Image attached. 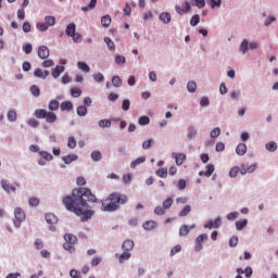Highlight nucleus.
Returning <instances> with one entry per match:
<instances>
[{"instance_id":"f257e3e1","label":"nucleus","mask_w":278,"mask_h":278,"mask_svg":"<svg viewBox=\"0 0 278 278\" xmlns=\"http://www.w3.org/2000/svg\"><path fill=\"white\" fill-rule=\"evenodd\" d=\"M72 194L73 198L71 195L63 198V205H65L68 212H74L76 216H81V222L86 223V220L92 218V215L94 214V211L88 210L87 201L97 203V197L92 194V191L88 188L74 189Z\"/></svg>"},{"instance_id":"f03ea898","label":"nucleus","mask_w":278,"mask_h":278,"mask_svg":"<svg viewBox=\"0 0 278 278\" xmlns=\"http://www.w3.org/2000/svg\"><path fill=\"white\" fill-rule=\"evenodd\" d=\"M128 198L125 194L118 192H113L102 202L101 211L102 212H116L119 210L121 205L127 203Z\"/></svg>"},{"instance_id":"7ed1b4c3","label":"nucleus","mask_w":278,"mask_h":278,"mask_svg":"<svg viewBox=\"0 0 278 278\" xmlns=\"http://www.w3.org/2000/svg\"><path fill=\"white\" fill-rule=\"evenodd\" d=\"M48 110L50 111L45 109H37L34 113V116L39 119H46V123L53 124L55 121H58V115H55L53 112L60 110V102L58 100H51L48 104Z\"/></svg>"},{"instance_id":"20e7f679","label":"nucleus","mask_w":278,"mask_h":278,"mask_svg":"<svg viewBox=\"0 0 278 278\" xmlns=\"http://www.w3.org/2000/svg\"><path fill=\"white\" fill-rule=\"evenodd\" d=\"M65 243L63 244V249L68 251V253H75V244H77V236L72 233L64 235Z\"/></svg>"},{"instance_id":"39448f33","label":"nucleus","mask_w":278,"mask_h":278,"mask_svg":"<svg viewBox=\"0 0 278 278\" xmlns=\"http://www.w3.org/2000/svg\"><path fill=\"white\" fill-rule=\"evenodd\" d=\"M14 216H15V220H14L15 227H21V223L25 220V211H23V208L21 207H17L14 211Z\"/></svg>"},{"instance_id":"423d86ee","label":"nucleus","mask_w":278,"mask_h":278,"mask_svg":"<svg viewBox=\"0 0 278 278\" xmlns=\"http://www.w3.org/2000/svg\"><path fill=\"white\" fill-rule=\"evenodd\" d=\"M255 170H257V164L255 163L252 165L243 164L241 165L240 173L241 175H247V173H255Z\"/></svg>"},{"instance_id":"0eeeda50","label":"nucleus","mask_w":278,"mask_h":278,"mask_svg":"<svg viewBox=\"0 0 278 278\" xmlns=\"http://www.w3.org/2000/svg\"><path fill=\"white\" fill-rule=\"evenodd\" d=\"M175 10H176L177 14H180V16H181L184 14H188V12H190V10H192V5L190 4V2L186 1L184 9H181V7H179V5H176Z\"/></svg>"},{"instance_id":"6e6552de","label":"nucleus","mask_w":278,"mask_h":278,"mask_svg":"<svg viewBox=\"0 0 278 278\" xmlns=\"http://www.w3.org/2000/svg\"><path fill=\"white\" fill-rule=\"evenodd\" d=\"M204 240H207V233H203L197 237L195 239V251H201V249H203V244L202 242Z\"/></svg>"},{"instance_id":"1a4fd4ad","label":"nucleus","mask_w":278,"mask_h":278,"mask_svg":"<svg viewBox=\"0 0 278 278\" xmlns=\"http://www.w3.org/2000/svg\"><path fill=\"white\" fill-rule=\"evenodd\" d=\"M1 186L3 188L4 192H16V187L10 182H8V180H1Z\"/></svg>"},{"instance_id":"9d476101","label":"nucleus","mask_w":278,"mask_h":278,"mask_svg":"<svg viewBox=\"0 0 278 278\" xmlns=\"http://www.w3.org/2000/svg\"><path fill=\"white\" fill-rule=\"evenodd\" d=\"M215 167L214 164H207L206 165V170L205 172H199L200 177H212L214 174Z\"/></svg>"},{"instance_id":"9b49d317","label":"nucleus","mask_w":278,"mask_h":278,"mask_svg":"<svg viewBox=\"0 0 278 278\" xmlns=\"http://www.w3.org/2000/svg\"><path fill=\"white\" fill-rule=\"evenodd\" d=\"M38 56L40 60H47V58H49V48L46 46H40L38 49Z\"/></svg>"},{"instance_id":"f8f14e48","label":"nucleus","mask_w":278,"mask_h":278,"mask_svg":"<svg viewBox=\"0 0 278 278\" xmlns=\"http://www.w3.org/2000/svg\"><path fill=\"white\" fill-rule=\"evenodd\" d=\"M134 244H135L134 240L127 239L123 242L122 249H123V251L129 252L134 249Z\"/></svg>"},{"instance_id":"ddd939ff","label":"nucleus","mask_w":278,"mask_h":278,"mask_svg":"<svg viewBox=\"0 0 278 278\" xmlns=\"http://www.w3.org/2000/svg\"><path fill=\"white\" fill-rule=\"evenodd\" d=\"M61 112H71L73 110V102L64 101L60 104Z\"/></svg>"},{"instance_id":"4468645a","label":"nucleus","mask_w":278,"mask_h":278,"mask_svg":"<svg viewBox=\"0 0 278 278\" xmlns=\"http://www.w3.org/2000/svg\"><path fill=\"white\" fill-rule=\"evenodd\" d=\"M197 226L193 224L190 227L188 225H182L179 229V236H188L190 233V229H194Z\"/></svg>"},{"instance_id":"2eb2a0df","label":"nucleus","mask_w":278,"mask_h":278,"mask_svg":"<svg viewBox=\"0 0 278 278\" xmlns=\"http://www.w3.org/2000/svg\"><path fill=\"white\" fill-rule=\"evenodd\" d=\"M142 227L146 229V231H151L157 227V223L155 220H148L143 223Z\"/></svg>"},{"instance_id":"dca6fc26","label":"nucleus","mask_w":278,"mask_h":278,"mask_svg":"<svg viewBox=\"0 0 278 278\" xmlns=\"http://www.w3.org/2000/svg\"><path fill=\"white\" fill-rule=\"evenodd\" d=\"M46 223H48V225H55L58 223V216L53 213L46 214Z\"/></svg>"},{"instance_id":"f3484780","label":"nucleus","mask_w":278,"mask_h":278,"mask_svg":"<svg viewBox=\"0 0 278 278\" xmlns=\"http://www.w3.org/2000/svg\"><path fill=\"white\" fill-rule=\"evenodd\" d=\"M160 21H162V23H164L165 25H168V23H170L172 21V16L170 13L168 12H163L160 14L159 16Z\"/></svg>"},{"instance_id":"a211bd4d","label":"nucleus","mask_w":278,"mask_h":278,"mask_svg":"<svg viewBox=\"0 0 278 278\" xmlns=\"http://www.w3.org/2000/svg\"><path fill=\"white\" fill-rule=\"evenodd\" d=\"M34 75L39 79H47L49 77V71H41L40 68L35 70Z\"/></svg>"},{"instance_id":"6ab92c4d","label":"nucleus","mask_w":278,"mask_h":278,"mask_svg":"<svg viewBox=\"0 0 278 278\" xmlns=\"http://www.w3.org/2000/svg\"><path fill=\"white\" fill-rule=\"evenodd\" d=\"M65 34H66V36H70V38L76 34L75 23H71L67 25V27L65 29Z\"/></svg>"},{"instance_id":"aec40b11","label":"nucleus","mask_w":278,"mask_h":278,"mask_svg":"<svg viewBox=\"0 0 278 278\" xmlns=\"http://www.w3.org/2000/svg\"><path fill=\"white\" fill-rule=\"evenodd\" d=\"M65 67L62 65H58L53 71H52V77L54 79H58L62 73H64Z\"/></svg>"},{"instance_id":"412c9836","label":"nucleus","mask_w":278,"mask_h":278,"mask_svg":"<svg viewBox=\"0 0 278 278\" xmlns=\"http://www.w3.org/2000/svg\"><path fill=\"white\" fill-rule=\"evenodd\" d=\"M236 153L237 155H245L247 154V144L244 143H239L236 148Z\"/></svg>"},{"instance_id":"4be33fe9","label":"nucleus","mask_w":278,"mask_h":278,"mask_svg":"<svg viewBox=\"0 0 278 278\" xmlns=\"http://www.w3.org/2000/svg\"><path fill=\"white\" fill-rule=\"evenodd\" d=\"M78 159L77 154H68L65 156H62V160L65 164H73Z\"/></svg>"},{"instance_id":"5701e85b","label":"nucleus","mask_w":278,"mask_h":278,"mask_svg":"<svg viewBox=\"0 0 278 278\" xmlns=\"http://www.w3.org/2000/svg\"><path fill=\"white\" fill-rule=\"evenodd\" d=\"M7 118L10 123H16L18 115L16 114V111L10 110L7 114Z\"/></svg>"},{"instance_id":"b1692460","label":"nucleus","mask_w":278,"mask_h":278,"mask_svg":"<svg viewBox=\"0 0 278 278\" xmlns=\"http://www.w3.org/2000/svg\"><path fill=\"white\" fill-rule=\"evenodd\" d=\"M144 162H147V157L140 156L130 163V168H136V166H140V164H144Z\"/></svg>"},{"instance_id":"393cba45","label":"nucleus","mask_w":278,"mask_h":278,"mask_svg":"<svg viewBox=\"0 0 278 278\" xmlns=\"http://www.w3.org/2000/svg\"><path fill=\"white\" fill-rule=\"evenodd\" d=\"M97 8V0H90L88 5L81 7L83 12H90V10H94Z\"/></svg>"},{"instance_id":"a878e982","label":"nucleus","mask_w":278,"mask_h":278,"mask_svg":"<svg viewBox=\"0 0 278 278\" xmlns=\"http://www.w3.org/2000/svg\"><path fill=\"white\" fill-rule=\"evenodd\" d=\"M101 25L103 27H110L112 25V17L110 15H104L101 17Z\"/></svg>"},{"instance_id":"bb28decb","label":"nucleus","mask_w":278,"mask_h":278,"mask_svg":"<svg viewBox=\"0 0 278 278\" xmlns=\"http://www.w3.org/2000/svg\"><path fill=\"white\" fill-rule=\"evenodd\" d=\"M175 160H176L177 166H181V164H184V162H186V154H184V153H177V154L175 155Z\"/></svg>"},{"instance_id":"cd10ccee","label":"nucleus","mask_w":278,"mask_h":278,"mask_svg":"<svg viewBox=\"0 0 278 278\" xmlns=\"http://www.w3.org/2000/svg\"><path fill=\"white\" fill-rule=\"evenodd\" d=\"M191 5H195V8H199L202 10V8H205V0H190Z\"/></svg>"},{"instance_id":"c85d7f7f","label":"nucleus","mask_w":278,"mask_h":278,"mask_svg":"<svg viewBox=\"0 0 278 278\" xmlns=\"http://www.w3.org/2000/svg\"><path fill=\"white\" fill-rule=\"evenodd\" d=\"M248 224H249V220H247V219L237 220L236 227H237L238 231H241V229H244V227H247Z\"/></svg>"},{"instance_id":"c756f323","label":"nucleus","mask_w":278,"mask_h":278,"mask_svg":"<svg viewBox=\"0 0 278 278\" xmlns=\"http://www.w3.org/2000/svg\"><path fill=\"white\" fill-rule=\"evenodd\" d=\"M131 257V253L125 251L118 256L119 264H123V262H127Z\"/></svg>"},{"instance_id":"7c9ffc66","label":"nucleus","mask_w":278,"mask_h":278,"mask_svg":"<svg viewBox=\"0 0 278 278\" xmlns=\"http://www.w3.org/2000/svg\"><path fill=\"white\" fill-rule=\"evenodd\" d=\"M112 84L115 88H121V86H123V79H121V76H114L112 78Z\"/></svg>"},{"instance_id":"2f4dec72","label":"nucleus","mask_w":278,"mask_h":278,"mask_svg":"<svg viewBox=\"0 0 278 278\" xmlns=\"http://www.w3.org/2000/svg\"><path fill=\"white\" fill-rule=\"evenodd\" d=\"M98 125L102 129H105V127H112V121H110V119H101V121H99Z\"/></svg>"},{"instance_id":"473e14b6","label":"nucleus","mask_w":278,"mask_h":278,"mask_svg":"<svg viewBox=\"0 0 278 278\" xmlns=\"http://www.w3.org/2000/svg\"><path fill=\"white\" fill-rule=\"evenodd\" d=\"M77 66L84 73H90V66H88V64H86V62H78Z\"/></svg>"},{"instance_id":"72a5a7b5","label":"nucleus","mask_w":278,"mask_h":278,"mask_svg":"<svg viewBox=\"0 0 278 278\" xmlns=\"http://www.w3.org/2000/svg\"><path fill=\"white\" fill-rule=\"evenodd\" d=\"M48 27H53L55 25V16L48 15L45 17Z\"/></svg>"},{"instance_id":"f704fd0d","label":"nucleus","mask_w":278,"mask_h":278,"mask_svg":"<svg viewBox=\"0 0 278 278\" xmlns=\"http://www.w3.org/2000/svg\"><path fill=\"white\" fill-rule=\"evenodd\" d=\"M39 155H41L42 160H47V162H51V160H53V154L47 151L39 152Z\"/></svg>"},{"instance_id":"c9c22d12","label":"nucleus","mask_w":278,"mask_h":278,"mask_svg":"<svg viewBox=\"0 0 278 278\" xmlns=\"http://www.w3.org/2000/svg\"><path fill=\"white\" fill-rule=\"evenodd\" d=\"M103 157V155L101 154L100 151H93L91 152V160H93V162H100V160Z\"/></svg>"},{"instance_id":"e433bc0d","label":"nucleus","mask_w":278,"mask_h":278,"mask_svg":"<svg viewBox=\"0 0 278 278\" xmlns=\"http://www.w3.org/2000/svg\"><path fill=\"white\" fill-rule=\"evenodd\" d=\"M156 175L157 177H161V178H166L168 177V169L167 168H160L156 170Z\"/></svg>"},{"instance_id":"4c0bfd02","label":"nucleus","mask_w":278,"mask_h":278,"mask_svg":"<svg viewBox=\"0 0 278 278\" xmlns=\"http://www.w3.org/2000/svg\"><path fill=\"white\" fill-rule=\"evenodd\" d=\"M201 22V17L199 16V14H195L191 17L190 20V25L192 27H197V25H199V23Z\"/></svg>"},{"instance_id":"58836bf2","label":"nucleus","mask_w":278,"mask_h":278,"mask_svg":"<svg viewBox=\"0 0 278 278\" xmlns=\"http://www.w3.org/2000/svg\"><path fill=\"white\" fill-rule=\"evenodd\" d=\"M86 114H88V108L80 105L77 108V115L78 116H86Z\"/></svg>"},{"instance_id":"ea45409f","label":"nucleus","mask_w":278,"mask_h":278,"mask_svg":"<svg viewBox=\"0 0 278 278\" xmlns=\"http://www.w3.org/2000/svg\"><path fill=\"white\" fill-rule=\"evenodd\" d=\"M93 79H94V81H97V84H101V83L105 81V76H103V74H101V73H96V74H93Z\"/></svg>"},{"instance_id":"a19ab883","label":"nucleus","mask_w":278,"mask_h":278,"mask_svg":"<svg viewBox=\"0 0 278 278\" xmlns=\"http://www.w3.org/2000/svg\"><path fill=\"white\" fill-rule=\"evenodd\" d=\"M174 200L173 198H167L164 202H163V207L165 210H170V207L173 206Z\"/></svg>"},{"instance_id":"79ce46f5","label":"nucleus","mask_w":278,"mask_h":278,"mask_svg":"<svg viewBox=\"0 0 278 278\" xmlns=\"http://www.w3.org/2000/svg\"><path fill=\"white\" fill-rule=\"evenodd\" d=\"M192 212V206L190 205H186L182 211H180L179 216L184 217V216H188V214Z\"/></svg>"},{"instance_id":"37998d69","label":"nucleus","mask_w":278,"mask_h":278,"mask_svg":"<svg viewBox=\"0 0 278 278\" xmlns=\"http://www.w3.org/2000/svg\"><path fill=\"white\" fill-rule=\"evenodd\" d=\"M266 149L274 153V151H277V143L275 141H270L266 144Z\"/></svg>"},{"instance_id":"c03bdc74","label":"nucleus","mask_w":278,"mask_h":278,"mask_svg":"<svg viewBox=\"0 0 278 278\" xmlns=\"http://www.w3.org/2000/svg\"><path fill=\"white\" fill-rule=\"evenodd\" d=\"M240 51H242L243 53H247V51H249V40L243 39L240 45Z\"/></svg>"},{"instance_id":"a18cd8bd","label":"nucleus","mask_w":278,"mask_h":278,"mask_svg":"<svg viewBox=\"0 0 278 278\" xmlns=\"http://www.w3.org/2000/svg\"><path fill=\"white\" fill-rule=\"evenodd\" d=\"M138 123L139 125L144 126V125H149V123H151V119L149 118V116H141L139 117Z\"/></svg>"},{"instance_id":"49530a36","label":"nucleus","mask_w":278,"mask_h":278,"mask_svg":"<svg viewBox=\"0 0 278 278\" xmlns=\"http://www.w3.org/2000/svg\"><path fill=\"white\" fill-rule=\"evenodd\" d=\"M104 42L106 43L108 48L111 51H114V49H115L114 41H112V39L110 37H105Z\"/></svg>"},{"instance_id":"de8ad7c7","label":"nucleus","mask_w":278,"mask_h":278,"mask_svg":"<svg viewBox=\"0 0 278 278\" xmlns=\"http://www.w3.org/2000/svg\"><path fill=\"white\" fill-rule=\"evenodd\" d=\"M188 92H197V83L189 81L187 85Z\"/></svg>"},{"instance_id":"09e8293b","label":"nucleus","mask_w":278,"mask_h":278,"mask_svg":"<svg viewBox=\"0 0 278 278\" xmlns=\"http://www.w3.org/2000/svg\"><path fill=\"white\" fill-rule=\"evenodd\" d=\"M37 29L38 31H47V29H49V26L47 23L39 22L37 23Z\"/></svg>"},{"instance_id":"8fccbe9b","label":"nucleus","mask_w":278,"mask_h":278,"mask_svg":"<svg viewBox=\"0 0 278 278\" xmlns=\"http://www.w3.org/2000/svg\"><path fill=\"white\" fill-rule=\"evenodd\" d=\"M30 92L34 97H40V88H38L36 85L30 87Z\"/></svg>"},{"instance_id":"3c124183","label":"nucleus","mask_w":278,"mask_h":278,"mask_svg":"<svg viewBox=\"0 0 278 278\" xmlns=\"http://www.w3.org/2000/svg\"><path fill=\"white\" fill-rule=\"evenodd\" d=\"M165 210V207L156 206L154 210V214H156V216H164V214H166Z\"/></svg>"},{"instance_id":"603ef678","label":"nucleus","mask_w":278,"mask_h":278,"mask_svg":"<svg viewBox=\"0 0 278 278\" xmlns=\"http://www.w3.org/2000/svg\"><path fill=\"white\" fill-rule=\"evenodd\" d=\"M238 173H240V167L235 166L230 169L229 172V177L233 178V177H238Z\"/></svg>"},{"instance_id":"864d4df0","label":"nucleus","mask_w":278,"mask_h":278,"mask_svg":"<svg viewBox=\"0 0 278 278\" xmlns=\"http://www.w3.org/2000/svg\"><path fill=\"white\" fill-rule=\"evenodd\" d=\"M197 134H198L197 129L194 127H191V128H189L187 136H188L189 140H192V138H197Z\"/></svg>"},{"instance_id":"5fc2aeb1","label":"nucleus","mask_w":278,"mask_h":278,"mask_svg":"<svg viewBox=\"0 0 278 278\" xmlns=\"http://www.w3.org/2000/svg\"><path fill=\"white\" fill-rule=\"evenodd\" d=\"M67 147L70 149H75V147H77V141L75 140V137L68 138Z\"/></svg>"},{"instance_id":"6e6d98bb","label":"nucleus","mask_w":278,"mask_h":278,"mask_svg":"<svg viewBox=\"0 0 278 278\" xmlns=\"http://www.w3.org/2000/svg\"><path fill=\"white\" fill-rule=\"evenodd\" d=\"M71 94H72V97H75V98L81 97V89H79V88H72L71 89Z\"/></svg>"},{"instance_id":"4d7b16f0","label":"nucleus","mask_w":278,"mask_h":278,"mask_svg":"<svg viewBox=\"0 0 278 278\" xmlns=\"http://www.w3.org/2000/svg\"><path fill=\"white\" fill-rule=\"evenodd\" d=\"M115 62H116V64H125V62H127V59H125V56H123L121 54H117L115 56Z\"/></svg>"},{"instance_id":"13d9d810","label":"nucleus","mask_w":278,"mask_h":278,"mask_svg":"<svg viewBox=\"0 0 278 278\" xmlns=\"http://www.w3.org/2000/svg\"><path fill=\"white\" fill-rule=\"evenodd\" d=\"M23 51H25V53L27 55H29V53H31V51H34V47L31 46V43H27V45L23 46Z\"/></svg>"},{"instance_id":"bf43d9fd","label":"nucleus","mask_w":278,"mask_h":278,"mask_svg":"<svg viewBox=\"0 0 278 278\" xmlns=\"http://www.w3.org/2000/svg\"><path fill=\"white\" fill-rule=\"evenodd\" d=\"M180 252H181V247L179 244H177L174 248H172L170 256L173 257V255H177V253H180Z\"/></svg>"},{"instance_id":"052dcab7","label":"nucleus","mask_w":278,"mask_h":278,"mask_svg":"<svg viewBox=\"0 0 278 278\" xmlns=\"http://www.w3.org/2000/svg\"><path fill=\"white\" fill-rule=\"evenodd\" d=\"M222 0H210V5L214 10L215 8H220Z\"/></svg>"},{"instance_id":"680f3d73","label":"nucleus","mask_w":278,"mask_h":278,"mask_svg":"<svg viewBox=\"0 0 278 278\" xmlns=\"http://www.w3.org/2000/svg\"><path fill=\"white\" fill-rule=\"evenodd\" d=\"M220 136V128L216 127L211 131V138H218Z\"/></svg>"},{"instance_id":"e2e57ef3","label":"nucleus","mask_w":278,"mask_h":278,"mask_svg":"<svg viewBox=\"0 0 278 278\" xmlns=\"http://www.w3.org/2000/svg\"><path fill=\"white\" fill-rule=\"evenodd\" d=\"M130 108V102L128 99L124 100L122 103V110H124V112H127Z\"/></svg>"},{"instance_id":"0e129e2a","label":"nucleus","mask_w":278,"mask_h":278,"mask_svg":"<svg viewBox=\"0 0 278 278\" xmlns=\"http://www.w3.org/2000/svg\"><path fill=\"white\" fill-rule=\"evenodd\" d=\"M240 214L238 212H231L227 215L228 220H236Z\"/></svg>"},{"instance_id":"69168bd1","label":"nucleus","mask_w":278,"mask_h":278,"mask_svg":"<svg viewBox=\"0 0 278 278\" xmlns=\"http://www.w3.org/2000/svg\"><path fill=\"white\" fill-rule=\"evenodd\" d=\"M27 124L29 125V127H35V128L38 127V125H40V123L35 118L28 119Z\"/></svg>"},{"instance_id":"338daca9","label":"nucleus","mask_w":278,"mask_h":278,"mask_svg":"<svg viewBox=\"0 0 278 278\" xmlns=\"http://www.w3.org/2000/svg\"><path fill=\"white\" fill-rule=\"evenodd\" d=\"M177 188H178V190H186V180L180 179L177 184Z\"/></svg>"},{"instance_id":"774afa93","label":"nucleus","mask_w":278,"mask_h":278,"mask_svg":"<svg viewBox=\"0 0 278 278\" xmlns=\"http://www.w3.org/2000/svg\"><path fill=\"white\" fill-rule=\"evenodd\" d=\"M229 247H238V237H231L230 238Z\"/></svg>"}]
</instances>
